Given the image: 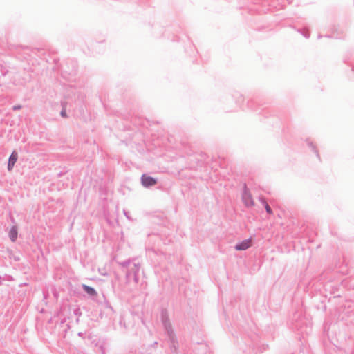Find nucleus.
<instances>
[{
  "label": "nucleus",
  "mask_w": 354,
  "mask_h": 354,
  "mask_svg": "<svg viewBox=\"0 0 354 354\" xmlns=\"http://www.w3.org/2000/svg\"><path fill=\"white\" fill-rule=\"evenodd\" d=\"M242 198L246 206L252 207L254 205L252 194L246 187L244 189Z\"/></svg>",
  "instance_id": "obj_1"
},
{
  "label": "nucleus",
  "mask_w": 354,
  "mask_h": 354,
  "mask_svg": "<svg viewBox=\"0 0 354 354\" xmlns=\"http://www.w3.org/2000/svg\"><path fill=\"white\" fill-rule=\"evenodd\" d=\"M251 246H252V239H248L243 240L240 243L236 244L235 246V249L236 250H245L248 249Z\"/></svg>",
  "instance_id": "obj_2"
},
{
  "label": "nucleus",
  "mask_w": 354,
  "mask_h": 354,
  "mask_svg": "<svg viewBox=\"0 0 354 354\" xmlns=\"http://www.w3.org/2000/svg\"><path fill=\"white\" fill-rule=\"evenodd\" d=\"M142 184L145 187H149L152 186L156 184V180L153 178L147 176V175H142L141 178Z\"/></svg>",
  "instance_id": "obj_3"
},
{
  "label": "nucleus",
  "mask_w": 354,
  "mask_h": 354,
  "mask_svg": "<svg viewBox=\"0 0 354 354\" xmlns=\"http://www.w3.org/2000/svg\"><path fill=\"white\" fill-rule=\"evenodd\" d=\"M17 158H18V154L16 151H13L10 158H9V160H8V169L9 171H10L12 167H14L15 162H17Z\"/></svg>",
  "instance_id": "obj_4"
},
{
  "label": "nucleus",
  "mask_w": 354,
  "mask_h": 354,
  "mask_svg": "<svg viewBox=\"0 0 354 354\" xmlns=\"http://www.w3.org/2000/svg\"><path fill=\"white\" fill-rule=\"evenodd\" d=\"M9 237L12 241H15L17 238V230L15 227H12L9 232Z\"/></svg>",
  "instance_id": "obj_5"
},
{
  "label": "nucleus",
  "mask_w": 354,
  "mask_h": 354,
  "mask_svg": "<svg viewBox=\"0 0 354 354\" xmlns=\"http://www.w3.org/2000/svg\"><path fill=\"white\" fill-rule=\"evenodd\" d=\"M83 288L90 295H96L97 294L94 288L86 285H83Z\"/></svg>",
  "instance_id": "obj_6"
},
{
  "label": "nucleus",
  "mask_w": 354,
  "mask_h": 354,
  "mask_svg": "<svg viewBox=\"0 0 354 354\" xmlns=\"http://www.w3.org/2000/svg\"><path fill=\"white\" fill-rule=\"evenodd\" d=\"M263 203H264L265 208H266V210L267 213H268L269 214H272V210L271 209V208L269 206V205L266 202H265L264 201H263Z\"/></svg>",
  "instance_id": "obj_7"
},
{
  "label": "nucleus",
  "mask_w": 354,
  "mask_h": 354,
  "mask_svg": "<svg viewBox=\"0 0 354 354\" xmlns=\"http://www.w3.org/2000/svg\"><path fill=\"white\" fill-rule=\"evenodd\" d=\"M61 115L62 117H66V110L65 109H63L61 112Z\"/></svg>",
  "instance_id": "obj_8"
}]
</instances>
